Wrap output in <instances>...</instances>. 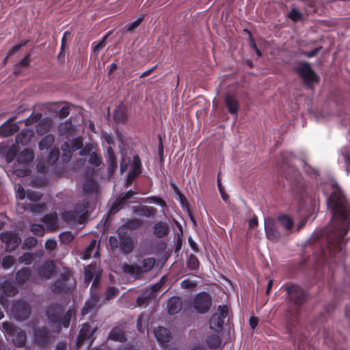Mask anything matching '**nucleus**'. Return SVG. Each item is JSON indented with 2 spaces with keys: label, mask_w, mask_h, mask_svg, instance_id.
<instances>
[{
  "label": "nucleus",
  "mask_w": 350,
  "mask_h": 350,
  "mask_svg": "<svg viewBox=\"0 0 350 350\" xmlns=\"http://www.w3.org/2000/svg\"><path fill=\"white\" fill-rule=\"evenodd\" d=\"M288 16L293 22H297L302 19L301 14L296 8H293L288 13Z\"/></svg>",
  "instance_id": "55"
},
{
  "label": "nucleus",
  "mask_w": 350,
  "mask_h": 350,
  "mask_svg": "<svg viewBox=\"0 0 350 350\" xmlns=\"http://www.w3.org/2000/svg\"><path fill=\"white\" fill-rule=\"evenodd\" d=\"M119 289L116 286L108 287L105 292V300L103 301V304H105V301H108L111 299H114L119 293Z\"/></svg>",
  "instance_id": "41"
},
{
  "label": "nucleus",
  "mask_w": 350,
  "mask_h": 350,
  "mask_svg": "<svg viewBox=\"0 0 350 350\" xmlns=\"http://www.w3.org/2000/svg\"><path fill=\"white\" fill-rule=\"evenodd\" d=\"M33 134V131L31 129H23L21 132L16 136V143L18 145L25 146L31 141Z\"/></svg>",
  "instance_id": "25"
},
{
  "label": "nucleus",
  "mask_w": 350,
  "mask_h": 350,
  "mask_svg": "<svg viewBox=\"0 0 350 350\" xmlns=\"http://www.w3.org/2000/svg\"><path fill=\"white\" fill-rule=\"evenodd\" d=\"M55 271V265L53 260H46L39 268V274L45 279H50Z\"/></svg>",
  "instance_id": "22"
},
{
  "label": "nucleus",
  "mask_w": 350,
  "mask_h": 350,
  "mask_svg": "<svg viewBox=\"0 0 350 350\" xmlns=\"http://www.w3.org/2000/svg\"><path fill=\"white\" fill-rule=\"evenodd\" d=\"M33 152L30 149L26 148L18 154L16 160L21 164H28L33 161Z\"/></svg>",
  "instance_id": "30"
},
{
  "label": "nucleus",
  "mask_w": 350,
  "mask_h": 350,
  "mask_svg": "<svg viewBox=\"0 0 350 350\" xmlns=\"http://www.w3.org/2000/svg\"><path fill=\"white\" fill-rule=\"evenodd\" d=\"M100 301V293L92 291L90 297L85 301L83 307L81 314L85 316L92 312Z\"/></svg>",
  "instance_id": "18"
},
{
  "label": "nucleus",
  "mask_w": 350,
  "mask_h": 350,
  "mask_svg": "<svg viewBox=\"0 0 350 350\" xmlns=\"http://www.w3.org/2000/svg\"><path fill=\"white\" fill-rule=\"evenodd\" d=\"M54 340V336L46 326H38L33 329L32 343L41 348L47 349Z\"/></svg>",
  "instance_id": "6"
},
{
  "label": "nucleus",
  "mask_w": 350,
  "mask_h": 350,
  "mask_svg": "<svg viewBox=\"0 0 350 350\" xmlns=\"http://www.w3.org/2000/svg\"><path fill=\"white\" fill-rule=\"evenodd\" d=\"M79 216L74 209L66 211L62 213L63 219L69 224H79Z\"/></svg>",
  "instance_id": "33"
},
{
  "label": "nucleus",
  "mask_w": 350,
  "mask_h": 350,
  "mask_svg": "<svg viewBox=\"0 0 350 350\" xmlns=\"http://www.w3.org/2000/svg\"><path fill=\"white\" fill-rule=\"evenodd\" d=\"M96 329V327L92 328V326L89 323L83 324L77 338V347H80L85 340L91 338Z\"/></svg>",
  "instance_id": "17"
},
{
  "label": "nucleus",
  "mask_w": 350,
  "mask_h": 350,
  "mask_svg": "<svg viewBox=\"0 0 350 350\" xmlns=\"http://www.w3.org/2000/svg\"><path fill=\"white\" fill-rule=\"evenodd\" d=\"M55 142V137L52 134L45 135L38 143V148L40 150L51 148Z\"/></svg>",
  "instance_id": "32"
},
{
  "label": "nucleus",
  "mask_w": 350,
  "mask_h": 350,
  "mask_svg": "<svg viewBox=\"0 0 350 350\" xmlns=\"http://www.w3.org/2000/svg\"><path fill=\"white\" fill-rule=\"evenodd\" d=\"M117 234L118 237L110 236L109 238V243L111 249L115 251L119 248L120 252L124 255L131 254L134 249V241L131 234L118 230Z\"/></svg>",
  "instance_id": "3"
},
{
  "label": "nucleus",
  "mask_w": 350,
  "mask_h": 350,
  "mask_svg": "<svg viewBox=\"0 0 350 350\" xmlns=\"http://www.w3.org/2000/svg\"><path fill=\"white\" fill-rule=\"evenodd\" d=\"M265 231L267 238L273 242H276L281 238L276 221L271 218L265 219Z\"/></svg>",
  "instance_id": "13"
},
{
  "label": "nucleus",
  "mask_w": 350,
  "mask_h": 350,
  "mask_svg": "<svg viewBox=\"0 0 350 350\" xmlns=\"http://www.w3.org/2000/svg\"><path fill=\"white\" fill-rule=\"evenodd\" d=\"M96 189V183L94 179H87L83 185V190L86 193H92Z\"/></svg>",
  "instance_id": "48"
},
{
  "label": "nucleus",
  "mask_w": 350,
  "mask_h": 350,
  "mask_svg": "<svg viewBox=\"0 0 350 350\" xmlns=\"http://www.w3.org/2000/svg\"><path fill=\"white\" fill-rule=\"evenodd\" d=\"M28 42V40H22L19 44L14 45L12 46L7 53V55L5 59H8L10 57L12 56L15 53H16L23 46H25Z\"/></svg>",
  "instance_id": "46"
},
{
  "label": "nucleus",
  "mask_w": 350,
  "mask_h": 350,
  "mask_svg": "<svg viewBox=\"0 0 350 350\" xmlns=\"http://www.w3.org/2000/svg\"><path fill=\"white\" fill-rule=\"evenodd\" d=\"M294 71L299 75L308 88L312 89L314 84H318L320 81L319 76L307 62H299L298 66L295 67Z\"/></svg>",
  "instance_id": "4"
},
{
  "label": "nucleus",
  "mask_w": 350,
  "mask_h": 350,
  "mask_svg": "<svg viewBox=\"0 0 350 350\" xmlns=\"http://www.w3.org/2000/svg\"><path fill=\"white\" fill-rule=\"evenodd\" d=\"M35 257L34 254L31 252H25L22 256H19L18 260L20 263L25 265H30L33 261Z\"/></svg>",
  "instance_id": "44"
},
{
  "label": "nucleus",
  "mask_w": 350,
  "mask_h": 350,
  "mask_svg": "<svg viewBox=\"0 0 350 350\" xmlns=\"http://www.w3.org/2000/svg\"><path fill=\"white\" fill-rule=\"evenodd\" d=\"M88 161L94 167H99L103 164L100 155L98 154L95 152H93L90 154Z\"/></svg>",
  "instance_id": "43"
},
{
  "label": "nucleus",
  "mask_w": 350,
  "mask_h": 350,
  "mask_svg": "<svg viewBox=\"0 0 350 350\" xmlns=\"http://www.w3.org/2000/svg\"><path fill=\"white\" fill-rule=\"evenodd\" d=\"M146 202L149 203H155L160 205L162 207H166L167 204L164 200L161 197L158 196H150L146 198Z\"/></svg>",
  "instance_id": "52"
},
{
  "label": "nucleus",
  "mask_w": 350,
  "mask_h": 350,
  "mask_svg": "<svg viewBox=\"0 0 350 350\" xmlns=\"http://www.w3.org/2000/svg\"><path fill=\"white\" fill-rule=\"evenodd\" d=\"M144 224V222L140 219L130 218L126 219L124 224L120 226L117 230L122 232H127L128 231H133L139 229Z\"/></svg>",
  "instance_id": "20"
},
{
  "label": "nucleus",
  "mask_w": 350,
  "mask_h": 350,
  "mask_svg": "<svg viewBox=\"0 0 350 350\" xmlns=\"http://www.w3.org/2000/svg\"><path fill=\"white\" fill-rule=\"evenodd\" d=\"M144 15L141 14L137 20L132 22L131 23L126 25V26L125 27L126 31L128 32H133L137 27H139V25L144 21Z\"/></svg>",
  "instance_id": "45"
},
{
  "label": "nucleus",
  "mask_w": 350,
  "mask_h": 350,
  "mask_svg": "<svg viewBox=\"0 0 350 350\" xmlns=\"http://www.w3.org/2000/svg\"><path fill=\"white\" fill-rule=\"evenodd\" d=\"M12 312L16 319L19 321H24L29 318L31 314V309L27 302L18 301L12 306Z\"/></svg>",
  "instance_id": "14"
},
{
  "label": "nucleus",
  "mask_w": 350,
  "mask_h": 350,
  "mask_svg": "<svg viewBox=\"0 0 350 350\" xmlns=\"http://www.w3.org/2000/svg\"><path fill=\"white\" fill-rule=\"evenodd\" d=\"M63 307L61 304L55 303L49 305L46 311L48 319L53 323H59L62 321Z\"/></svg>",
  "instance_id": "15"
},
{
  "label": "nucleus",
  "mask_w": 350,
  "mask_h": 350,
  "mask_svg": "<svg viewBox=\"0 0 350 350\" xmlns=\"http://www.w3.org/2000/svg\"><path fill=\"white\" fill-rule=\"evenodd\" d=\"M31 232L36 236L42 237L45 232L44 228L41 224H33L30 227Z\"/></svg>",
  "instance_id": "50"
},
{
  "label": "nucleus",
  "mask_w": 350,
  "mask_h": 350,
  "mask_svg": "<svg viewBox=\"0 0 350 350\" xmlns=\"http://www.w3.org/2000/svg\"><path fill=\"white\" fill-rule=\"evenodd\" d=\"M59 157V150L57 148H53L51 150L47 158V163L53 165L56 163Z\"/></svg>",
  "instance_id": "40"
},
{
  "label": "nucleus",
  "mask_w": 350,
  "mask_h": 350,
  "mask_svg": "<svg viewBox=\"0 0 350 350\" xmlns=\"http://www.w3.org/2000/svg\"><path fill=\"white\" fill-rule=\"evenodd\" d=\"M0 239L5 243V250L8 252L15 250L21 243V237L13 232H3L0 234Z\"/></svg>",
  "instance_id": "12"
},
{
  "label": "nucleus",
  "mask_w": 350,
  "mask_h": 350,
  "mask_svg": "<svg viewBox=\"0 0 350 350\" xmlns=\"http://www.w3.org/2000/svg\"><path fill=\"white\" fill-rule=\"evenodd\" d=\"M338 250L340 251L341 250L340 248V243H328L325 247L324 249H323L322 250V253H323V255L324 256V258H326L327 257V252H329V257H332V256H335V251L336 250Z\"/></svg>",
  "instance_id": "35"
},
{
  "label": "nucleus",
  "mask_w": 350,
  "mask_h": 350,
  "mask_svg": "<svg viewBox=\"0 0 350 350\" xmlns=\"http://www.w3.org/2000/svg\"><path fill=\"white\" fill-rule=\"evenodd\" d=\"M133 212L146 217H154L157 213V210L153 206L142 205L135 207Z\"/></svg>",
  "instance_id": "28"
},
{
  "label": "nucleus",
  "mask_w": 350,
  "mask_h": 350,
  "mask_svg": "<svg viewBox=\"0 0 350 350\" xmlns=\"http://www.w3.org/2000/svg\"><path fill=\"white\" fill-rule=\"evenodd\" d=\"M108 340L124 342L127 340V337L125 332V327L123 325H118L113 327L108 335Z\"/></svg>",
  "instance_id": "19"
},
{
  "label": "nucleus",
  "mask_w": 350,
  "mask_h": 350,
  "mask_svg": "<svg viewBox=\"0 0 350 350\" xmlns=\"http://www.w3.org/2000/svg\"><path fill=\"white\" fill-rule=\"evenodd\" d=\"M107 163L109 171L113 172L117 167V159L116 157H107Z\"/></svg>",
  "instance_id": "59"
},
{
  "label": "nucleus",
  "mask_w": 350,
  "mask_h": 350,
  "mask_svg": "<svg viewBox=\"0 0 350 350\" xmlns=\"http://www.w3.org/2000/svg\"><path fill=\"white\" fill-rule=\"evenodd\" d=\"M17 154V149L15 146H12L8 151L7 154V160L8 161H11L16 157Z\"/></svg>",
  "instance_id": "64"
},
{
  "label": "nucleus",
  "mask_w": 350,
  "mask_h": 350,
  "mask_svg": "<svg viewBox=\"0 0 350 350\" xmlns=\"http://www.w3.org/2000/svg\"><path fill=\"white\" fill-rule=\"evenodd\" d=\"M42 118V114L38 113L36 114H32L25 120V124L26 126H30L33 123L38 122Z\"/></svg>",
  "instance_id": "54"
},
{
  "label": "nucleus",
  "mask_w": 350,
  "mask_h": 350,
  "mask_svg": "<svg viewBox=\"0 0 350 350\" xmlns=\"http://www.w3.org/2000/svg\"><path fill=\"white\" fill-rule=\"evenodd\" d=\"M90 207V200L88 198H84L74 206V210L79 215V224H83L87 221L88 209Z\"/></svg>",
  "instance_id": "16"
},
{
  "label": "nucleus",
  "mask_w": 350,
  "mask_h": 350,
  "mask_svg": "<svg viewBox=\"0 0 350 350\" xmlns=\"http://www.w3.org/2000/svg\"><path fill=\"white\" fill-rule=\"evenodd\" d=\"M27 198L30 201L38 202L42 198V194L39 191L29 189L27 191Z\"/></svg>",
  "instance_id": "47"
},
{
  "label": "nucleus",
  "mask_w": 350,
  "mask_h": 350,
  "mask_svg": "<svg viewBox=\"0 0 350 350\" xmlns=\"http://www.w3.org/2000/svg\"><path fill=\"white\" fill-rule=\"evenodd\" d=\"M93 282L92 284V286L90 288V293L92 291H98L97 288L99 286L100 280V275L97 274L94 278H93Z\"/></svg>",
  "instance_id": "62"
},
{
  "label": "nucleus",
  "mask_w": 350,
  "mask_h": 350,
  "mask_svg": "<svg viewBox=\"0 0 350 350\" xmlns=\"http://www.w3.org/2000/svg\"><path fill=\"white\" fill-rule=\"evenodd\" d=\"M2 325L5 332L11 338L15 347L22 348L26 345L27 334L23 329L12 325L10 322H4Z\"/></svg>",
  "instance_id": "7"
},
{
  "label": "nucleus",
  "mask_w": 350,
  "mask_h": 350,
  "mask_svg": "<svg viewBox=\"0 0 350 350\" xmlns=\"http://www.w3.org/2000/svg\"><path fill=\"white\" fill-rule=\"evenodd\" d=\"M92 150V146L90 144H86L85 146H83V147L80 149L79 155L84 157L89 154H90Z\"/></svg>",
  "instance_id": "61"
},
{
  "label": "nucleus",
  "mask_w": 350,
  "mask_h": 350,
  "mask_svg": "<svg viewBox=\"0 0 350 350\" xmlns=\"http://www.w3.org/2000/svg\"><path fill=\"white\" fill-rule=\"evenodd\" d=\"M57 247V242L55 239H49L45 242V248L49 250H53Z\"/></svg>",
  "instance_id": "63"
},
{
  "label": "nucleus",
  "mask_w": 350,
  "mask_h": 350,
  "mask_svg": "<svg viewBox=\"0 0 350 350\" xmlns=\"http://www.w3.org/2000/svg\"><path fill=\"white\" fill-rule=\"evenodd\" d=\"M31 271L29 268L23 267L16 273V281L18 284H25L30 278Z\"/></svg>",
  "instance_id": "31"
},
{
  "label": "nucleus",
  "mask_w": 350,
  "mask_h": 350,
  "mask_svg": "<svg viewBox=\"0 0 350 350\" xmlns=\"http://www.w3.org/2000/svg\"><path fill=\"white\" fill-rule=\"evenodd\" d=\"M75 286V280L68 271L62 273L59 278L51 285V291L55 294L67 293Z\"/></svg>",
  "instance_id": "8"
},
{
  "label": "nucleus",
  "mask_w": 350,
  "mask_h": 350,
  "mask_svg": "<svg viewBox=\"0 0 350 350\" xmlns=\"http://www.w3.org/2000/svg\"><path fill=\"white\" fill-rule=\"evenodd\" d=\"M228 316V308L226 305H219L217 312L213 313L209 320V327L211 329L219 332L223 329L225 319Z\"/></svg>",
  "instance_id": "10"
},
{
  "label": "nucleus",
  "mask_w": 350,
  "mask_h": 350,
  "mask_svg": "<svg viewBox=\"0 0 350 350\" xmlns=\"http://www.w3.org/2000/svg\"><path fill=\"white\" fill-rule=\"evenodd\" d=\"M182 307L183 301L182 299L179 297H172L167 301V312L171 315L178 314L181 310Z\"/></svg>",
  "instance_id": "21"
},
{
  "label": "nucleus",
  "mask_w": 350,
  "mask_h": 350,
  "mask_svg": "<svg viewBox=\"0 0 350 350\" xmlns=\"http://www.w3.org/2000/svg\"><path fill=\"white\" fill-rule=\"evenodd\" d=\"M156 260L153 257H149L138 260L137 264H129L124 262L122 265V271L135 279L141 278L144 274L150 271L155 266Z\"/></svg>",
  "instance_id": "2"
},
{
  "label": "nucleus",
  "mask_w": 350,
  "mask_h": 350,
  "mask_svg": "<svg viewBox=\"0 0 350 350\" xmlns=\"http://www.w3.org/2000/svg\"><path fill=\"white\" fill-rule=\"evenodd\" d=\"M327 204L332 211L333 218H338V230L342 237H345L350 228V208L345 207L343 195L340 191H333L327 199Z\"/></svg>",
  "instance_id": "1"
},
{
  "label": "nucleus",
  "mask_w": 350,
  "mask_h": 350,
  "mask_svg": "<svg viewBox=\"0 0 350 350\" xmlns=\"http://www.w3.org/2000/svg\"><path fill=\"white\" fill-rule=\"evenodd\" d=\"M206 343L210 348L217 349L221 343V339L217 334H211L206 338Z\"/></svg>",
  "instance_id": "36"
},
{
  "label": "nucleus",
  "mask_w": 350,
  "mask_h": 350,
  "mask_svg": "<svg viewBox=\"0 0 350 350\" xmlns=\"http://www.w3.org/2000/svg\"><path fill=\"white\" fill-rule=\"evenodd\" d=\"M113 120L117 123H125L127 120L126 109L122 103H120L113 111Z\"/></svg>",
  "instance_id": "27"
},
{
  "label": "nucleus",
  "mask_w": 350,
  "mask_h": 350,
  "mask_svg": "<svg viewBox=\"0 0 350 350\" xmlns=\"http://www.w3.org/2000/svg\"><path fill=\"white\" fill-rule=\"evenodd\" d=\"M42 221L49 231H54L59 227L58 217L55 212L45 215L42 218Z\"/></svg>",
  "instance_id": "23"
},
{
  "label": "nucleus",
  "mask_w": 350,
  "mask_h": 350,
  "mask_svg": "<svg viewBox=\"0 0 350 350\" xmlns=\"http://www.w3.org/2000/svg\"><path fill=\"white\" fill-rule=\"evenodd\" d=\"M96 246V240H92L91 243L88 245V247L85 249L83 259H89L91 258L92 252L94 250Z\"/></svg>",
  "instance_id": "57"
},
{
  "label": "nucleus",
  "mask_w": 350,
  "mask_h": 350,
  "mask_svg": "<svg viewBox=\"0 0 350 350\" xmlns=\"http://www.w3.org/2000/svg\"><path fill=\"white\" fill-rule=\"evenodd\" d=\"M38 243V240L36 238L33 237H27L23 242V249H31L35 247Z\"/></svg>",
  "instance_id": "49"
},
{
  "label": "nucleus",
  "mask_w": 350,
  "mask_h": 350,
  "mask_svg": "<svg viewBox=\"0 0 350 350\" xmlns=\"http://www.w3.org/2000/svg\"><path fill=\"white\" fill-rule=\"evenodd\" d=\"M181 288L184 289H192L196 287L197 282L189 278L185 279L181 282Z\"/></svg>",
  "instance_id": "56"
},
{
  "label": "nucleus",
  "mask_w": 350,
  "mask_h": 350,
  "mask_svg": "<svg viewBox=\"0 0 350 350\" xmlns=\"http://www.w3.org/2000/svg\"><path fill=\"white\" fill-rule=\"evenodd\" d=\"M280 224L286 230H291L293 226V219L287 215H282L278 217Z\"/></svg>",
  "instance_id": "34"
},
{
  "label": "nucleus",
  "mask_w": 350,
  "mask_h": 350,
  "mask_svg": "<svg viewBox=\"0 0 350 350\" xmlns=\"http://www.w3.org/2000/svg\"><path fill=\"white\" fill-rule=\"evenodd\" d=\"M285 291L287 294L288 302L295 307L296 312L298 313L301 306L306 300V292L302 287L296 284H286Z\"/></svg>",
  "instance_id": "5"
},
{
  "label": "nucleus",
  "mask_w": 350,
  "mask_h": 350,
  "mask_svg": "<svg viewBox=\"0 0 350 350\" xmlns=\"http://www.w3.org/2000/svg\"><path fill=\"white\" fill-rule=\"evenodd\" d=\"M219 175H220V174L219 173V174L217 176V187H218V189H219V191L220 192L222 199L224 201H226L228 199V194H226L225 193L224 189L221 185V180L219 178Z\"/></svg>",
  "instance_id": "60"
},
{
  "label": "nucleus",
  "mask_w": 350,
  "mask_h": 350,
  "mask_svg": "<svg viewBox=\"0 0 350 350\" xmlns=\"http://www.w3.org/2000/svg\"><path fill=\"white\" fill-rule=\"evenodd\" d=\"M154 336L161 343L168 342L170 339V332L168 329L159 326L154 330Z\"/></svg>",
  "instance_id": "26"
},
{
  "label": "nucleus",
  "mask_w": 350,
  "mask_h": 350,
  "mask_svg": "<svg viewBox=\"0 0 350 350\" xmlns=\"http://www.w3.org/2000/svg\"><path fill=\"white\" fill-rule=\"evenodd\" d=\"M154 234L158 238H162L169 233V226L163 221H159L157 222L153 227Z\"/></svg>",
  "instance_id": "29"
},
{
  "label": "nucleus",
  "mask_w": 350,
  "mask_h": 350,
  "mask_svg": "<svg viewBox=\"0 0 350 350\" xmlns=\"http://www.w3.org/2000/svg\"><path fill=\"white\" fill-rule=\"evenodd\" d=\"M14 262V258L12 256H6L3 258L2 267L5 269L10 268Z\"/></svg>",
  "instance_id": "58"
},
{
  "label": "nucleus",
  "mask_w": 350,
  "mask_h": 350,
  "mask_svg": "<svg viewBox=\"0 0 350 350\" xmlns=\"http://www.w3.org/2000/svg\"><path fill=\"white\" fill-rule=\"evenodd\" d=\"M225 104L230 114L237 113L239 109V102L234 95L227 94L225 96Z\"/></svg>",
  "instance_id": "24"
},
{
  "label": "nucleus",
  "mask_w": 350,
  "mask_h": 350,
  "mask_svg": "<svg viewBox=\"0 0 350 350\" xmlns=\"http://www.w3.org/2000/svg\"><path fill=\"white\" fill-rule=\"evenodd\" d=\"M281 170L284 178L290 181L292 187L302 186L301 174L295 166L284 163L281 165Z\"/></svg>",
  "instance_id": "11"
},
{
  "label": "nucleus",
  "mask_w": 350,
  "mask_h": 350,
  "mask_svg": "<svg viewBox=\"0 0 350 350\" xmlns=\"http://www.w3.org/2000/svg\"><path fill=\"white\" fill-rule=\"evenodd\" d=\"M187 265L191 270L196 271L199 269L200 262L194 254H191L187 258Z\"/></svg>",
  "instance_id": "39"
},
{
  "label": "nucleus",
  "mask_w": 350,
  "mask_h": 350,
  "mask_svg": "<svg viewBox=\"0 0 350 350\" xmlns=\"http://www.w3.org/2000/svg\"><path fill=\"white\" fill-rule=\"evenodd\" d=\"M131 171L137 174H141L142 171V165L140 157L138 155H135L133 157L132 165Z\"/></svg>",
  "instance_id": "38"
},
{
  "label": "nucleus",
  "mask_w": 350,
  "mask_h": 350,
  "mask_svg": "<svg viewBox=\"0 0 350 350\" xmlns=\"http://www.w3.org/2000/svg\"><path fill=\"white\" fill-rule=\"evenodd\" d=\"M212 302L211 295L207 292L202 291L194 296L191 301V306L197 313L204 314L210 310Z\"/></svg>",
  "instance_id": "9"
},
{
  "label": "nucleus",
  "mask_w": 350,
  "mask_h": 350,
  "mask_svg": "<svg viewBox=\"0 0 350 350\" xmlns=\"http://www.w3.org/2000/svg\"><path fill=\"white\" fill-rule=\"evenodd\" d=\"M71 150L75 152L77 150H80L83 147V138L81 137H77L74 138L71 143Z\"/></svg>",
  "instance_id": "51"
},
{
  "label": "nucleus",
  "mask_w": 350,
  "mask_h": 350,
  "mask_svg": "<svg viewBox=\"0 0 350 350\" xmlns=\"http://www.w3.org/2000/svg\"><path fill=\"white\" fill-rule=\"evenodd\" d=\"M107 37V35L104 36L98 42H93V51L94 53H98L106 46Z\"/></svg>",
  "instance_id": "53"
},
{
  "label": "nucleus",
  "mask_w": 350,
  "mask_h": 350,
  "mask_svg": "<svg viewBox=\"0 0 350 350\" xmlns=\"http://www.w3.org/2000/svg\"><path fill=\"white\" fill-rule=\"evenodd\" d=\"M3 293L8 296H14L17 293L16 288L10 282L5 281L1 285Z\"/></svg>",
  "instance_id": "37"
},
{
  "label": "nucleus",
  "mask_w": 350,
  "mask_h": 350,
  "mask_svg": "<svg viewBox=\"0 0 350 350\" xmlns=\"http://www.w3.org/2000/svg\"><path fill=\"white\" fill-rule=\"evenodd\" d=\"M60 241L63 244H69L70 243L75 239L74 234L70 231H65L61 232L59 235Z\"/></svg>",
  "instance_id": "42"
}]
</instances>
